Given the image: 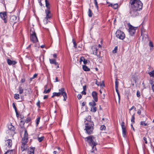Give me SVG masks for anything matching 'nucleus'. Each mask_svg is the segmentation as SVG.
I'll return each instance as SVG.
<instances>
[{
  "label": "nucleus",
  "instance_id": "nucleus-1",
  "mask_svg": "<svg viewBox=\"0 0 154 154\" xmlns=\"http://www.w3.org/2000/svg\"><path fill=\"white\" fill-rule=\"evenodd\" d=\"M129 3L131 8L130 13L131 16L135 17L139 15L138 11L142 9L143 4L140 0H130Z\"/></svg>",
  "mask_w": 154,
  "mask_h": 154
},
{
  "label": "nucleus",
  "instance_id": "nucleus-2",
  "mask_svg": "<svg viewBox=\"0 0 154 154\" xmlns=\"http://www.w3.org/2000/svg\"><path fill=\"white\" fill-rule=\"evenodd\" d=\"M24 133L21 140V150L22 151L26 150L28 147L27 143L28 142V134L27 130L24 128Z\"/></svg>",
  "mask_w": 154,
  "mask_h": 154
},
{
  "label": "nucleus",
  "instance_id": "nucleus-3",
  "mask_svg": "<svg viewBox=\"0 0 154 154\" xmlns=\"http://www.w3.org/2000/svg\"><path fill=\"white\" fill-rule=\"evenodd\" d=\"M94 137L93 136H90L85 138V139L90 144L92 147V150L91 152H93L95 150H96V146L97 143L94 141Z\"/></svg>",
  "mask_w": 154,
  "mask_h": 154
},
{
  "label": "nucleus",
  "instance_id": "nucleus-4",
  "mask_svg": "<svg viewBox=\"0 0 154 154\" xmlns=\"http://www.w3.org/2000/svg\"><path fill=\"white\" fill-rule=\"evenodd\" d=\"M85 122V128L84 130L86 131L88 134H90L92 133L94 130V125L93 122Z\"/></svg>",
  "mask_w": 154,
  "mask_h": 154
},
{
  "label": "nucleus",
  "instance_id": "nucleus-5",
  "mask_svg": "<svg viewBox=\"0 0 154 154\" xmlns=\"http://www.w3.org/2000/svg\"><path fill=\"white\" fill-rule=\"evenodd\" d=\"M116 37L120 39L123 40L125 38V35L122 31L118 30L116 31Z\"/></svg>",
  "mask_w": 154,
  "mask_h": 154
},
{
  "label": "nucleus",
  "instance_id": "nucleus-6",
  "mask_svg": "<svg viewBox=\"0 0 154 154\" xmlns=\"http://www.w3.org/2000/svg\"><path fill=\"white\" fill-rule=\"evenodd\" d=\"M42 0H38V3L41 6H42ZM45 6L46 7V9L45 10H50L51 5L49 3V1L48 0H45Z\"/></svg>",
  "mask_w": 154,
  "mask_h": 154
},
{
  "label": "nucleus",
  "instance_id": "nucleus-7",
  "mask_svg": "<svg viewBox=\"0 0 154 154\" xmlns=\"http://www.w3.org/2000/svg\"><path fill=\"white\" fill-rule=\"evenodd\" d=\"M59 93H60V96L61 95L63 96V100L66 101L67 98L66 93L65 91V89L64 88H62L59 90Z\"/></svg>",
  "mask_w": 154,
  "mask_h": 154
},
{
  "label": "nucleus",
  "instance_id": "nucleus-8",
  "mask_svg": "<svg viewBox=\"0 0 154 154\" xmlns=\"http://www.w3.org/2000/svg\"><path fill=\"white\" fill-rule=\"evenodd\" d=\"M0 16L1 18L4 20L5 23H7V14L6 12H2L0 13Z\"/></svg>",
  "mask_w": 154,
  "mask_h": 154
},
{
  "label": "nucleus",
  "instance_id": "nucleus-9",
  "mask_svg": "<svg viewBox=\"0 0 154 154\" xmlns=\"http://www.w3.org/2000/svg\"><path fill=\"white\" fill-rule=\"evenodd\" d=\"M137 29V27H134L130 25L129 28V32L130 35L131 36H133L135 33V31Z\"/></svg>",
  "mask_w": 154,
  "mask_h": 154
},
{
  "label": "nucleus",
  "instance_id": "nucleus-10",
  "mask_svg": "<svg viewBox=\"0 0 154 154\" xmlns=\"http://www.w3.org/2000/svg\"><path fill=\"white\" fill-rule=\"evenodd\" d=\"M17 17L15 15H12L10 17L9 22L11 24L14 25L16 22Z\"/></svg>",
  "mask_w": 154,
  "mask_h": 154
},
{
  "label": "nucleus",
  "instance_id": "nucleus-11",
  "mask_svg": "<svg viewBox=\"0 0 154 154\" xmlns=\"http://www.w3.org/2000/svg\"><path fill=\"white\" fill-rule=\"evenodd\" d=\"M121 127L122 129V135L124 137H127L126 134V128L125 125V123L124 122H122L121 123Z\"/></svg>",
  "mask_w": 154,
  "mask_h": 154
},
{
  "label": "nucleus",
  "instance_id": "nucleus-12",
  "mask_svg": "<svg viewBox=\"0 0 154 154\" xmlns=\"http://www.w3.org/2000/svg\"><path fill=\"white\" fill-rule=\"evenodd\" d=\"M45 13L46 14V16L45 18V20L46 21L48 20L51 18L52 16V14L50 10H45Z\"/></svg>",
  "mask_w": 154,
  "mask_h": 154
},
{
  "label": "nucleus",
  "instance_id": "nucleus-13",
  "mask_svg": "<svg viewBox=\"0 0 154 154\" xmlns=\"http://www.w3.org/2000/svg\"><path fill=\"white\" fill-rule=\"evenodd\" d=\"M98 93L95 91H93L92 93V96L94 100L96 102H97L98 99L97 97Z\"/></svg>",
  "mask_w": 154,
  "mask_h": 154
},
{
  "label": "nucleus",
  "instance_id": "nucleus-14",
  "mask_svg": "<svg viewBox=\"0 0 154 154\" xmlns=\"http://www.w3.org/2000/svg\"><path fill=\"white\" fill-rule=\"evenodd\" d=\"M50 63L51 64H54L57 66L56 67V68H58L59 67L58 63L56 62V60L54 59H49Z\"/></svg>",
  "mask_w": 154,
  "mask_h": 154
},
{
  "label": "nucleus",
  "instance_id": "nucleus-15",
  "mask_svg": "<svg viewBox=\"0 0 154 154\" xmlns=\"http://www.w3.org/2000/svg\"><path fill=\"white\" fill-rule=\"evenodd\" d=\"M7 63L9 65H15L17 62L15 60H12L10 59H7Z\"/></svg>",
  "mask_w": 154,
  "mask_h": 154
},
{
  "label": "nucleus",
  "instance_id": "nucleus-16",
  "mask_svg": "<svg viewBox=\"0 0 154 154\" xmlns=\"http://www.w3.org/2000/svg\"><path fill=\"white\" fill-rule=\"evenodd\" d=\"M30 39L33 43H36L38 41V39L36 35L31 36Z\"/></svg>",
  "mask_w": 154,
  "mask_h": 154
},
{
  "label": "nucleus",
  "instance_id": "nucleus-17",
  "mask_svg": "<svg viewBox=\"0 0 154 154\" xmlns=\"http://www.w3.org/2000/svg\"><path fill=\"white\" fill-rule=\"evenodd\" d=\"M6 144L8 145V147H11L12 145V141L11 139H8L6 141Z\"/></svg>",
  "mask_w": 154,
  "mask_h": 154
},
{
  "label": "nucleus",
  "instance_id": "nucleus-18",
  "mask_svg": "<svg viewBox=\"0 0 154 154\" xmlns=\"http://www.w3.org/2000/svg\"><path fill=\"white\" fill-rule=\"evenodd\" d=\"M115 89L116 90V91L117 93V94L119 93L118 91V85L119 83V82L117 81V79L116 78V81L115 82Z\"/></svg>",
  "mask_w": 154,
  "mask_h": 154
},
{
  "label": "nucleus",
  "instance_id": "nucleus-19",
  "mask_svg": "<svg viewBox=\"0 0 154 154\" xmlns=\"http://www.w3.org/2000/svg\"><path fill=\"white\" fill-rule=\"evenodd\" d=\"M8 128L10 131H14L15 129V127L11 124L8 125Z\"/></svg>",
  "mask_w": 154,
  "mask_h": 154
},
{
  "label": "nucleus",
  "instance_id": "nucleus-20",
  "mask_svg": "<svg viewBox=\"0 0 154 154\" xmlns=\"http://www.w3.org/2000/svg\"><path fill=\"white\" fill-rule=\"evenodd\" d=\"M95 101L94 100H92L91 102L89 103V105L92 107L95 106L96 105V103H95Z\"/></svg>",
  "mask_w": 154,
  "mask_h": 154
},
{
  "label": "nucleus",
  "instance_id": "nucleus-21",
  "mask_svg": "<svg viewBox=\"0 0 154 154\" xmlns=\"http://www.w3.org/2000/svg\"><path fill=\"white\" fill-rule=\"evenodd\" d=\"M35 148H30L28 152V154H34Z\"/></svg>",
  "mask_w": 154,
  "mask_h": 154
},
{
  "label": "nucleus",
  "instance_id": "nucleus-22",
  "mask_svg": "<svg viewBox=\"0 0 154 154\" xmlns=\"http://www.w3.org/2000/svg\"><path fill=\"white\" fill-rule=\"evenodd\" d=\"M30 33L31 36L36 35V34L35 32V30L33 28L30 29Z\"/></svg>",
  "mask_w": 154,
  "mask_h": 154
},
{
  "label": "nucleus",
  "instance_id": "nucleus-23",
  "mask_svg": "<svg viewBox=\"0 0 154 154\" xmlns=\"http://www.w3.org/2000/svg\"><path fill=\"white\" fill-rule=\"evenodd\" d=\"M82 68L83 70L85 71H89L90 70V69L85 65H83Z\"/></svg>",
  "mask_w": 154,
  "mask_h": 154
},
{
  "label": "nucleus",
  "instance_id": "nucleus-24",
  "mask_svg": "<svg viewBox=\"0 0 154 154\" xmlns=\"http://www.w3.org/2000/svg\"><path fill=\"white\" fill-rule=\"evenodd\" d=\"M85 119L87 121V122H92V121H91V116L90 115L88 116L87 117L85 118Z\"/></svg>",
  "mask_w": 154,
  "mask_h": 154
},
{
  "label": "nucleus",
  "instance_id": "nucleus-25",
  "mask_svg": "<svg viewBox=\"0 0 154 154\" xmlns=\"http://www.w3.org/2000/svg\"><path fill=\"white\" fill-rule=\"evenodd\" d=\"M60 93H59V92H54L53 93V95L51 96V97L53 98L54 96L59 97L60 96Z\"/></svg>",
  "mask_w": 154,
  "mask_h": 154
},
{
  "label": "nucleus",
  "instance_id": "nucleus-26",
  "mask_svg": "<svg viewBox=\"0 0 154 154\" xmlns=\"http://www.w3.org/2000/svg\"><path fill=\"white\" fill-rule=\"evenodd\" d=\"M97 110V108L95 106L92 107L91 108V111L95 112Z\"/></svg>",
  "mask_w": 154,
  "mask_h": 154
},
{
  "label": "nucleus",
  "instance_id": "nucleus-27",
  "mask_svg": "<svg viewBox=\"0 0 154 154\" xmlns=\"http://www.w3.org/2000/svg\"><path fill=\"white\" fill-rule=\"evenodd\" d=\"M88 14L89 17H91L92 16L93 13L91 10L90 9H88Z\"/></svg>",
  "mask_w": 154,
  "mask_h": 154
},
{
  "label": "nucleus",
  "instance_id": "nucleus-28",
  "mask_svg": "<svg viewBox=\"0 0 154 154\" xmlns=\"http://www.w3.org/2000/svg\"><path fill=\"white\" fill-rule=\"evenodd\" d=\"M135 113H134V114L132 115L131 120V121L133 124H134L135 123Z\"/></svg>",
  "mask_w": 154,
  "mask_h": 154
},
{
  "label": "nucleus",
  "instance_id": "nucleus-29",
  "mask_svg": "<svg viewBox=\"0 0 154 154\" xmlns=\"http://www.w3.org/2000/svg\"><path fill=\"white\" fill-rule=\"evenodd\" d=\"M40 117H38L37 118V119L36 120V126H37L38 125V124L39 123V122H40Z\"/></svg>",
  "mask_w": 154,
  "mask_h": 154
},
{
  "label": "nucleus",
  "instance_id": "nucleus-30",
  "mask_svg": "<svg viewBox=\"0 0 154 154\" xmlns=\"http://www.w3.org/2000/svg\"><path fill=\"white\" fill-rule=\"evenodd\" d=\"M13 149L8 150L4 154H13Z\"/></svg>",
  "mask_w": 154,
  "mask_h": 154
},
{
  "label": "nucleus",
  "instance_id": "nucleus-31",
  "mask_svg": "<svg viewBox=\"0 0 154 154\" xmlns=\"http://www.w3.org/2000/svg\"><path fill=\"white\" fill-rule=\"evenodd\" d=\"M97 48L95 49V50L93 52V54L95 55H97V57H98V58H100V56L99 55H97Z\"/></svg>",
  "mask_w": 154,
  "mask_h": 154
},
{
  "label": "nucleus",
  "instance_id": "nucleus-32",
  "mask_svg": "<svg viewBox=\"0 0 154 154\" xmlns=\"http://www.w3.org/2000/svg\"><path fill=\"white\" fill-rule=\"evenodd\" d=\"M44 136H42L41 137H38V140L39 141V142H41L44 139Z\"/></svg>",
  "mask_w": 154,
  "mask_h": 154
},
{
  "label": "nucleus",
  "instance_id": "nucleus-33",
  "mask_svg": "<svg viewBox=\"0 0 154 154\" xmlns=\"http://www.w3.org/2000/svg\"><path fill=\"white\" fill-rule=\"evenodd\" d=\"M18 90L20 94H21L23 93V89L22 87H19Z\"/></svg>",
  "mask_w": 154,
  "mask_h": 154
},
{
  "label": "nucleus",
  "instance_id": "nucleus-34",
  "mask_svg": "<svg viewBox=\"0 0 154 154\" xmlns=\"http://www.w3.org/2000/svg\"><path fill=\"white\" fill-rule=\"evenodd\" d=\"M51 90V89L50 88L48 89L47 90V89L44 90L43 91V93L44 94L48 93L50 92Z\"/></svg>",
  "mask_w": 154,
  "mask_h": 154
},
{
  "label": "nucleus",
  "instance_id": "nucleus-35",
  "mask_svg": "<svg viewBox=\"0 0 154 154\" xmlns=\"http://www.w3.org/2000/svg\"><path fill=\"white\" fill-rule=\"evenodd\" d=\"M149 74L151 77H154V70L149 73Z\"/></svg>",
  "mask_w": 154,
  "mask_h": 154
},
{
  "label": "nucleus",
  "instance_id": "nucleus-36",
  "mask_svg": "<svg viewBox=\"0 0 154 154\" xmlns=\"http://www.w3.org/2000/svg\"><path fill=\"white\" fill-rule=\"evenodd\" d=\"M149 46H150L151 47H152V48H150V50H152V48L153 46V43H152V42L151 41H150L149 42Z\"/></svg>",
  "mask_w": 154,
  "mask_h": 154
},
{
  "label": "nucleus",
  "instance_id": "nucleus-37",
  "mask_svg": "<svg viewBox=\"0 0 154 154\" xmlns=\"http://www.w3.org/2000/svg\"><path fill=\"white\" fill-rule=\"evenodd\" d=\"M140 125H143L144 126H146L148 125V124L146 123H145V122L141 121L140 122Z\"/></svg>",
  "mask_w": 154,
  "mask_h": 154
},
{
  "label": "nucleus",
  "instance_id": "nucleus-38",
  "mask_svg": "<svg viewBox=\"0 0 154 154\" xmlns=\"http://www.w3.org/2000/svg\"><path fill=\"white\" fill-rule=\"evenodd\" d=\"M14 97L16 100H18L20 98L19 95L18 94H15L14 95Z\"/></svg>",
  "mask_w": 154,
  "mask_h": 154
},
{
  "label": "nucleus",
  "instance_id": "nucleus-39",
  "mask_svg": "<svg viewBox=\"0 0 154 154\" xmlns=\"http://www.w3.org/2000/svg\"><path fill=\"white\" fill-rule=\"evenodd\" d=\"M31 118L30 117H28L25 120V122L26 123H27L30 121Z\"/></svg>",
  "mask_w": 154,
  "mask_h": 154
},
{
  "label": "nucleus",
  "instance_id": "nucleus-40",
  "mask_svg": "<svg viewBox=\"0 0 154 154\" xmlns=\"http://www.w3.org/2000/svg\"><path fill=\"white\" fill-rule=\"evenodd\" d=\"M118 7V4H115L113 5V8L114 9H116Z\"/></svg>",
  "mask_w": 154,
  "mask_h": 154
},
{
  "label": "nucleus",
  "instance_id": "nucleus-41",
  "mask_svg": "<svg viewBox=\"0 0 154 154\" xmlns=\"http://www.w3.org/2000/svg\"><path fill=\"white\" fill-rule=\"evenodd\" d=\"M72 41L74 45V47L75 48H77V44L74 39H72Z\"/></svg>",
  "mask_w": 154,
  "mask_h": 154
},
{
  "label": "nucleus",
  "instance_id": "nucleus-42",
  "mask_svg": "<svg viewBox=\"0 0 154 154\" xmlns=\"http://www.w3.org/2000/svg\"><path fill=\"white\" fill-rule=\"evenodd\" d=\"M117 48V46H116L114 48V49L112 51V53H116Z\"/></svg>",
  "mask_w": 154,
  "mask_h": 154
},
{
  "label": "nucleus",
  "instance_id": "nucleus-43",
  "mask_svg": "<svg viewBox=\"0 0 154 154\" xmlns=\"http://www.w3.org/2000/svg\"><path fill=\"white\" fill-rule=\"evenodd\" d=\"M133 109H134L135 111L136 110V108L134 106H133L130 109H129L130 113H131L130 111Z\"/></svg>",
  "mask_w": 154,
  "mask_h": 154
},
{
  "label": "nucleus",
  "instance_id": "nucleus-44",
  "mask_svg": "<svg viewBox=\"0 0 154 154\" xmlns=\"http://www.w3.org/2000/svg\"><path fill=\"white\" fill-rule=\"evenodd\" d=\"M12 106L13 108L14 109L15 111H17V108L16 107V106L14 103H12Z\"/></svg>",
  "mask_w": 154,
  "mask_h": 154
},
{
  "label": "nucleus",
  "instance_id": "nucleus-45",
  "mask_svg": "<svg viewBox=\"0 0 154 154\" xmlns=\"http://www.w3.org/2000/svg\"><path fill=\"white\" fill-rule=\"evenodd\" d=\"M84 57L83 56H82L80 57V58L79 62L81 63V62L82 61L83 62L84 60Z\"/></svg>",
  "mask_w": 154,
  "mask_h": 154
},
{
  "label": "nucleus",
  "instance_id": "nucleus-46",
  "mask_svg": "<svg viewBox=\"0 0 154 154\" xmlns=\"http://www.w3.org/2000/svg\"><path fill=\"white\" fill-rule=\"evenodd\" d=\"M106 129V127L105 126L103 125H102L100 127V129L101 130H105Z\"/></svg>",
  "mask_w": 154,
  "mask_h": 154
},
{
  "label": "nucleus",
  "instance_id": "nucleus-47",
  "mask_svg": "<svg viewBox=\"0 0 154 154\" xmlns=\"http://www.w3.org/2000/svg\"><path fill=\"white\" fill-rule=\"evenodd\" d=\"M36 105L39 108H40L41 106H40V101L39 100H38V101Z\"/></svg>",
  "mask_w": 154,
  "mask_h": 154
},
{
  "label": "nucleus",
  "instance_id": "nucleus-48",
  "mask_svg": "<svg viewBox=\"0 0 154 154\" xmlns=\"http://www.w3.org/2000/svg\"><path fill=\"white\" fill-rule=\"evenodd\" d=\"M137 95L138 97H139L140 96V93L139 91H137Z\"/></svg>",
  "mask_w": 154,
  "mask_h": 154
},
{
  "label": "nucleus",
  "instance_id": "nucleus-49",
  "mask_svg": "<svg viewBox=\"0 0 154 154\" xmlns=\"http://www.w3.org/2000/svg\"><path fill=\"white\" fill-rule=\"evenodd\" d=\"M83 63L85 65L86 64L88 63V60L84 58V60L83 61Z\"/></svg>",
  "mask_w": 154,
  "mask_h": 154
},
{
  "label": "nucleus",
  "instance_id": "nucleus-50",
  "mask_svg": "<svg viewBox=\"0 0 154 154\" xmlns=\"http://www.w3.org/2000/svg\"><path fill=\"white\" fill-rule=\"evenodd\" d=\"M77 97L78 99L79 100L82 97V96L81 94H79L77 95Z\"/></svg>",
  "mask_w": 154,
  "mask_h": 154
},
{
  "label": "nucleus",
  "instance_id": "nucleus-51",
  "mask_svg": "<svg viewBox=\"0 0 154 154\" xmlns=\"http://www.w3.org/2000/svg\"><path fill=\"white\" fill-rule=\"evenodd\" d=\"M143 139L145 141V143L147 144V142L146 140V137H144L143 138Z\"/></svg>",
  "mask_w": 154,
  "mask_h": 154
},
{
  "label": "nucleus",
  "instance_id": "nucleus-52",
  "mask_svg": "<svg viewBox=\"0 0 154 154\" xmlns=\"http://www.w3.org/2000/svg\"><path fill=\"white\" fill-rule=\"evenodd\" d=\"M82 94H84V95H85L86 94V92L85 91H84V90H83L82 92Z\"/></svg>",
  "mask_w": 154,
  "mask_h": 154
},
{
  "label": "nucleus",
  "instance_id": "nucleus-53",
  "mask_svg": "<svg viewBox=\"0 0 154 154\" xmlns=\"http://www.w3.org/2000/svg\"><path fill=\"white\" fill-rule=\"evenodd\" d=\"M15 112H16V116L18 118L19 117V113L17 111H17H15Z\"/></svg>",
  "mask_w": 154,
  "mask_h": 154
},
{
  "label": "nucleus",
  "instance_id": "nucleus-54",
  "mask_svg": "<svg viewBox=\"0 0 154 154\" xmlns=\"http://www.w3.org/2000/svg\"><path fill=\"white\" fill-rule=\"evenodd\" d=\"M25 81V79H22L21 80V82L22 83H24Z\"/></svg>",
  "mask_w": 154,
  "mask_h": 154
},
{
  "label": "nucleus",
  "instance_id": "nucleus-55",
  "mask_svg": "<svg viewBox=\"0 0 154 154\" xmlns=\"http://www.w3.org/2000/svg\"><path fill=\"white\" fill-rule=\"evenodd\" d=\"M137 114H139V115H140L141 114V110H139L137 112Z\"/></svg>",
  "mask_w": 154,
  "mask_h": 154
},
{
  "label": "nucleus",
  "instance_id": "nucleus-56",
  "mask_svg": "<svg viewBox=\"0 0 154 154\" xmlns=\"http://www.w3.org/2000/svg\"><path fill=\"white\" fill-rule=\"evenodd\" d=\"M37 74H35L33 77H32V78H36L37 77Z\"/></svg>",
  "mask_w": 154,
  "mask_h": 154
},
{
  "label": "nucleus",
  "instance_id": "nucleus-57",
  "mask_svg": "<svg viewBox=\"0 0 154 154\" xmlns=\"http://www.w3.org/2000/svg\"><path fill=\"white\" fill-rule=\"evenodd\" d=\"M48 95H45L44 97V99H46L48 98Z\"/></svg>",
  "mask_w": 154,
  "mask_h": 154
},
{
  "label": "nucleus",
  "instance_id": "nucleus-58",
  "mask_svg": "<svg viewBox=\"0 0 154 154\" xmlns=\"http://www.w3.org/2000/svg\"><path fill=\"white\" fill-rule=\"evenodd\" d=\"M83 90L86 91V85H84L83 86Z\"/></svg>",
  "mask_w": 154,
  "mask_h": 154
},
{
  "label": "nucleus",
  "instance_id": "nucleus-59",
  "mask_svg": "<svg viewBox=\"0 0 154 154\" xmlns=\"http://www.w3.org/2000/svg\"><path fill=\"white\" fill-rule=\"evenodd\" d=\"M94 3L95 5H98L97 2V0H94Z\"/></svg>",
  "mask_w": 154,
  "mask_h": 154
},
{
  "label": "nucleus",
  "instance_id": "nucleus-60",
  "mask_svg": "<svg viewBox=\"0 0 154 154\" xmlns=\"http://www.w3.org/2000/svg\"><path fill=\"white\" fill-rule=\"evenodd\" d=\"M53 56V57L54 58H57V55L56 54H54Z\"/></svg>",
  "mask_w": 154,
  "mask_h": 154
},
{
  "label": "nucleus",
  "instance_id": "nucleus-61",
  "mask_svg": "<svg viewBox=\"0 0 154 154\" xmlns=\"http://www.w3.org/2000/svg\"><path fill=\"white\" fill-rule=\"evenodd\" d=\"M48 88V85H46L44 86V88L45 90H46Z\"/></svg>",
  "mask_w": 154,
  "mask_h": 154
},
{
  "label": "nucleus",
  "instance_id": "nucleus-62",
  "mask_svg": "<svg viewBox=\"0 0 154 154\" xmlns=\"http://www.w3.org/2000/svg\"><path fill=\"white\" fill-rule=\"evenodd\" d=\"M100 86L101 87H104V85L103 83H100Z\"/></svg>",
  "mask_w": 154,
  "mask_h": 154
},
{
  "label": "nucleus",
  "instance_id": "nucleus-63",
  "mask_svg": "<svg viewBox=\"0 0 154 154\" xmlns=\"http://www.w3.org/2000/svg\"><path fill=\"white\" fill-rule=\"evenodd\" d=\"M59 82V80H58V78L57 77L55 78V82Z\"/></svg>",
  "mask_w": 154,
  "mask_h": 154
},
{
  "label": "nucleus",
  "instance_id": "nucleus-64",
  "mask_svg": "<svg viewBox=\"0 0 154 154\" xmlns=\"http://www.w3.org/2000/svg\"><path fill=\"white\" fill-rule=\"evenodd\" d=\"M152 89L153 92H154V84L152 85Z\"/></svg>",
  "mask_w": 154,
  "mask_h": 154
}]
</instances>
